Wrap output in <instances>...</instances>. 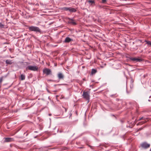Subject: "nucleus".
Masks as SVG:
<instances>
[{
  "instance_id": "f257e3e1",
  "label": "nucleus",
  "mask_w": 151,
  "mask_h": 151,
  "mask_svg": "<svg viewBox=\"0 0 151 151\" xmlns=\"http://www.w3.org/2000/svg\"><path fill=\"white\" fill-rule=\"evenodd\" d=\"M28 29L29 31L34 32L36 33H41L42 32L41 29L39 27L36 26H29L28 27Z\"/></svg>"
},
{
  "instance_id": "f03ea898",
  "label": "nucleus",
  "mask_w": 151,
  "mask_h": 151,
  "mask_svg": "<svg viewBox=\"0 0 151 151\" xmlns=\"http://www.w3.org/2000/svg\"><path fill=\"white\" fill-rule=\"evenodd\" d=\"M27 70L35 71H37L38 69V67L35 65H29L26 68Z\"/></svg>"
},
{
  "instance_id": "7ed1b4c3",
  "label": "nucleus",
  "mask_w": 151,
  "mask_h": 151,
  "mask_svg": "<svg viewBox=\"0 0 151 151\" xmlns=\"http://www.w3.org/2000/svg\"><path fill=\"white\" fill-rule=\"evenodd\" d=\"M82 96L83 98L88 101V102H89L90 99V95L88 91H83Z\"/></svg>"
},
{
  "instance_id": "20e7f679",
  "label": "nucleus",
  "mask_w": 151,
  "mask_h": 151,
  "mask_svg": "<svg viewBox=\"0 0 151 151\" xmlns=\"http://www.w3.org/2000/svg\"><path fill=\"white\" fill-rule=\"evenodd\" d=\"M150 145L146 142H143L141 144V146L143 148L146 149L150 147Z\"/></svg>"
},
{
  "instance_id": "39448f33",
  "label": "nucleus",
  "mask_w": 151,
  "mask_h": 151,
  "mask_svg": "<svg viewBox=\"0 0 151 151\" xmlns=\"http://www.w3.org/2000/svg\"><path fill=\"white\" fill-rule=\"evenodd\" d=\"M130 60L135 62H141L142 61V60L141 58H136L130 57L129 58Z\"/></svg>"
},
{
  "instance_id": "423d86ee",
  "label": "nucleus",
  "mask_w": 151,
  "mask_h": 151,
  "mask_svg": "<svg viewBox=\"0 0 151 151\" xmlns=\"http://www.w3.org/2000/svg\"><path fill=\"white\" fill-rule=\"evenodd\" d=\"M43 72L44 73L48 75L51 74V71L50 69L46 68L43 70Z\"/></svg>"
},
{
  "instance_id": "0eeeda50",
  "label": "nucleus",
  "mask_w": 151,
  "mask_h": 151,
  "mask_svg": "<svg viewBox=\"0 0 151 151\" xmlns=\"http://www.w3.org/2000/svg\"><path fill=\"white\" fill-rule=\"evenodd\" d=\"M68 19L69 20L68 21V23L69 24H70L73 25L76 24V23L74 21V20L73 19H71L69 18Z\"/></svg>"
},
{
  "instance_id": "6e6552de",
  "label": "nucleus",
  "mask_w": 151,
  "mask_h": 151,
  "mask_svg": "<svg viewBox=\"0 0 151 151\" xmlns=\"http://www.w3.org/2000/svg\"><path fill=\"white\" fill-rule=\"evenodd\" d=\"M58 77L60 80L63 79L64 78V76L62 73H59L58 74Z\"/></svg>"
},
{
  "instance_id": "1a4fd4ad",
  "label": "nucleus",
  "mask_w": 151,
  "mask_h": 151,
  "mask_svg": "<svg viewBox=\"0 0 151 151\" xmlns=\"http://www.w3.org/2000/svg\"><path fill=\"white\" fill-rule=\"evenodd\" d=\"M73 40L72 39L69 38V37H67L65 38L64 42L65 43H69Z\"/></svg>"
},
{
  "instance_id": "9d476101",
  "label": "nucleus",
  "mask_w": 151,
  "mask_h": 151,
  "mask_svg": "<svg viewBox=\"0 0 151 151\" xmlns=\"http://www.w3.org/2000/svg\"><path fill=\"white\" fill-rule=\"evenodd\" d=\"M4 139V142H11L14 140L13 138H6Z\"/></svg>"
},
{
  "instance_id": "9b49d317",
  "label": "nucleus",
  "mask_w": 151,
  "mask_h": 151,
  "mask_svg": "<svg viewBox=\"0 0 151 151\" xmlns=\"http://www.w3.org/2000/svg\"><path fill=\"white\" fill-rule=\"evenodd\" d=\"M70 12H75L76 11V9L73 8L71 7H69L68 11Z\"/></svg>"
},
{
  "instance_id": "f8f14e48",
  "label": "nucleus",
  "mask_w": 151,
  "mask_h": 151,
  "mask_svg": "<svg viewBox=\"0 0 151 151\" xmlns=\"http://www.w3.org/2000/svg\"><path fill=\"white\" fill-rule=\"evenodd\" d=\"M147 118H145L144 117H142L140 119H139L138 120V121H140L141 120H145L144 121L142 122V124L145 123L147 122V121L145 120L146 119H147Z\"/></svg>"
},
{
  "instance_id": "ddd939ff",
  "label": "nucleus",
  "mask_w": 151,
  "mask_h": 151,
  "mask_svg": "<svg viewBox=\"0 0 151 151\" xmlns=\"http://www.w3.org/2000/svg\"><path fill=\"white\" fill-rule=\"evenodd\" d=\"M5 62L7 64L11 65L12 63V60L9 59L6 60Z\"/></svg>"
},
{
  "instance_id": "4468645a",
  "label": "nucleus",
  "mask_w": 151,
  "mask_h": 151,
  "mask_svg": "<svg viewBox=\"0 0 151 151\" xmlns=\"http://www.w3.org/2000/svg\"><path fill=\"white\" fill-rule=\"evenodd\" d=\"M145 42H146V44H147V45L151 47V41H150L145 40Z\"/></svg>"
},
{
  "instance_id": "2eb2a0df",
  "label": "nucleus",
  "mask_w": 151,
  "mask_h": 151,
  "mask_svg": "<svg viewBox=\"0 0 151 151\" xmlns=\"http://www.w3.org/2000/svg\"><path fill=\"white\" fill-rule=\"evenodd\" d=\"M97 70L95 69H92L91 72V74L93 75L97 72Z\"/></svg>"
},
{
  "instance_id": "dca6fc26",
  "label": "nucleus",
  "mask_w": 151,
  "mask_h": 151,
  "mask_svg": "<svg viewBox=\"0 0 151 151\" xmlns=\"http://www.w3.org/2000/svg\"><path fill=\"white\" fill-rule=\"evenodd\" d=\"M6 77V76H3L0 78V83H1L3 81V78H5Z\"/></svg>"
},
{
  "instance_id": "f3484780",
  "label": "nucleus",
  "mask_w": 151,
  "mask_h": 151,
  "mask_svg": "<svg viewBox=\"0 0 151 151\" xmlns=\"http://www.w3.org/2000/svg\"><path fill=\"white\" fill-rule=\"evenodd\" d=\"M21 79L22 80H23L25 79V76L23 74H22L20 76Z\"/></svg>"
},
{
  "instance_id": "a211bd4d",
  "label": "nucleus",
  "mask_w": 151,
  "mask_h": 151,
  "mask_svg": "<svg viewBox=\"0 0 151 151\" xmlns=\"http://www.w3.org/2000/svg\"><path fill=\"white\" fill-rule=\"evenodd\" d=\"M118 95H117L116 93H115L110 95V96L111 97H116Z\"/></svg>"
},
{
  "instance_id": "6ab92c4d",
  "label": "nucleus",
  "mask_w": 151,
  "mask_h": 151,
  "mask_svg": "<svg viewBox=\"0 0 151 151\" xmlns=\"http://www.w3.org/2000/svg\"><path fill=\"white\" fill-rule=\"evenodd\" d=\"M68 9H69V7H64L63 8V9L65 11H68Z\"/></svg>"
},
{
  "instance_id": "aec40b11",
  "label": "nucleus",
  "mask_w": 151,
  "mask_h": 151,
  "mask_svg": "<svg viewBox=\"0 0 151 151\" xmlns=\"http://www.w3.org/2000/svg\"><path fill=\"white\" fill-rule=\"evenodd\" d=\"M4 27V25L3 24L1 23L0 22V28H3Z\"/></svg>"
},
{
  "instance_id": "412c9836",
  "label": "nucleus",
  "mask_w": 151,
  "mask_h": 151,
  "mask_svg": "<svg viewBox=\"0 0 151 151\" xmlns=\"http://www.w3.org/2000/svg\"><path fill=\"white\" fill-rule=\"evenodd\" d=\"M89 2L90 3H91V4H94L95 2L93 1L90 0L89 1Z\"/></svg>"
},
{
  "instance_id": "4be33fe9",
  "label": "nucleus",
  "mask_w": 151,
  "mask_h": 151,
  "mask_svg": "<svg viewBox=\"0 0 151 151\" xmlns=\"http://www.w3.org/2000/svg\"><path fill=\"white\" fill-rule=\"evenodd\" d=\"M106 2V0H102V3H105Z\"/></svg>"
},
{
  "instance_id": "5701e85b",
  "label": "nucleus",
  "mask_w": 151,
  "mask_h": 151,
  "mask_svg": "<svg viewBox=\"0 0 151 151\" xmlns=\"http://www.w3.org/2000/svg\"><path fill=\"white\" fill-rule=\"evenodd\" d=\"M141 123V122H139V123H138V124H137V125L138 126V125H139Z\"/></svg>"
},
{
  "instance_id": "b1692460",
  "label": "nucleus",
  "mask_w": 151,
  "mask_h": 151,
  "mask_svg": "<svg viewBox=\"0 0 151 151\" xmlns=\"http://www.w3.org/2000/svg\"><path fill=\"white\" fill-rule=\"evenodd\" d=\"M141 129H141V128H139V129H138V131H139V130H141Z\"/></svg>"
},
{
  "instance_id": "393cba45",
  "label": "nucleus",
  "mask_w": 151,
  "mask_h": 151,
  "mask_svg": "<svg viewBox=\"0 0 151 151\" xmlns=\"http://www.w3.org/2000/svg\"><path fill=\"white\" fill-rule=\"evenodd\" d=\"M148 101H150V100H149V99H148Z\"/></svg>"
},
{
  "instance_id": "a878e982",
  "label": "nucleus",
  "mask_w": 151,
  "mask_h": 151,
  "mask_svg": "<svg viewBox=\"0 0 151 151\" xmlns=\"http://www.w3.org/2000/svg\"><path fill=\"white\" fill-rule=\"evenodd\" d=\"M35 132H37V131H35Z\"/></svg>"
},
{
  "instance_id": "bb28decb",
  "label": "nucleus",
  "mask_w": 151,
  "mask_h": 151,
  "mask_svg": "<svg viewBox=\"0 0 151 151\" xmlns=\"http://www.w3.org/2000/svg\"><path fill=\"white\" fill-rule=\"evenodd\" d=\"M65 111H66V109H65Z\"/></svg>"
}]
</instances>
